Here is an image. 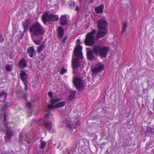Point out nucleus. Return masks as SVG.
<instances>
[{
	"mask_svg": "<svg viewBox=\"0 0 154 154\" xmlns=\"http://www.w3.org/2000/svg\"><path fill=\"white\" fill-rule=\"evenodd\" d=\"M32 38L34 36H40L43 35L45 32L43 27L39 23H34L29 28Z\"/></svg>",
	"mask_w": 154,
	"mask_h": 154,
	"instance_id": "obj_2",
	"label": "nucleus"
},
{
	"mask_svg": "<svg viewBox=\"0 0 154 154\" xmlns=\"http://www.w3.org/2000/svg\"><path fill=\"white\" fill-rule=\"evenodd\" d=\"M127 22H124L123 23V27H122V31L121 32V35H122L123 34V33L125 31L126 28H127Z\"/></svg>",
	"mask_w": 154,
	"mask_h": 154,
	"instance_id": "obj_26",
	"label": "nucleus"
},
{
	"mask_svg": "<svg viewBox=\"0 0 154 154\" xmlns=\"http://www.w3.org/2000/svg\"><path fill=\"white\" fill-rule=\"evenodd\" d=\"M72 67L73 69L78 68L80 66V63L79 62L78 58L75 59L72 62Z\"/></svg>",
	"mask_w": 154,
	"mask_h": 154,
	"instance_id": "obj_15",
	"label": "nucleus"
},
{
	"mask_svg": "<svg viewBox=\"0 0 154 154\" xmlns=\"http://www.w3.org/2000/svg\"><path fill=\"white\" fill-rule=\"evenodd\" d=\"M87 57L88 59L90 60H92L94 58L95 56L93 54L92 50H90L87 51Z\"/></svg>",
	"mask_w": 154,
	"mask_h": 154,
	"instance_id": "obj_17",
	"label": "nucleus"
},
{
	"mask_svg": "<svg viewBox=\"0 0 154 154\" xmlns=\"http://www.w3.org/2000/svg\"><path fill=\"white\" fill-rule=\"evenodd\" d=\"M45 45L44 42H43L42 44L39 47H38L37 49V52L38 53H39L42 51L44 48Z\"/></svg>",
	"mask_w": 154,
	"mask_h": 154,
	"instance_id": "obj_25",
	"label": "nucleus"
},
{
	"mask_svg": "<svg viewBox=\"0 0 154 154\" xmlns=\"http://www.w3.org/2000/svg\"><path fill=\"white\" fill-rule=\"evenodd\" d=\"M61 100V99H54L52 98L51 100V104H49L48 106L46 107V110L47 111H49V109H52L56 108L61 107L63 106L65 104L64 102H61L58 103L56 104L55 105L54 104L56 103Z\"/></svg>",
	"mask_w": 154,
	"mask_h": 154,
	"instance_id": "obj_6",
	"label": "nucleus"
},
{
	"mask_svg": "<svg viewBox=\"0 0 154 154\" xmlns=\"http://www.w3.org/2000/svg\"><path fill=\"white\" fill-rule=\"evenodd\" d=\"M104 8V6L103 5H101L100 6L95 8V10L98 14H100L103 12Z\"/></svg>",
	"mask_w": 154,
	"mask_h": 154,
	"instance_id": "obj_20",
	"label": "nucleus"
},
{
	"mask_svg": "<svg viewBox=\"0 0 154 154\" xmlns=\"http://www.w3.org/2000/svg\"><path fill=\"white\" fill-rule=\"evenodd\" d=\"M93 51L96 55H99L101 58H105L109 52L110 49L108 47L97 45L94 47Z\"/></svg>",
	"mask_w": 154,
	"mask_h": 154,
	"instance_id": "obj_3",
	"label": "nucleus"
},
{
	"mask_svg": "<svg viewBox=\"0 0 154 154\" xmlns=\"http://www.w3.org/2000/svg\"><path fill=\"white\" fill-rule=\"evenodd\" d=\"M4 126L6 128V134L5 137V139L6 141L10 140L12 136L14 135V131L12 130L10 127L7 126V124L5 122L4 124Z\"/></svg>",
	"mask_w": 154,
	"mask_h": 154,
	"instance_id": "obj_9",
	"label": "nucleus"
},
{
	"mask_svg": "<svg viewBox=\"0 0 154 154\" xmlns=\"http://www.w3.org/2000/svg\"><path fill=\"white\" fill-rule=\"evenodd\" d=\"M26 106L29 108H30L32 106L30 102L26 104Z\"/></svg>",
	"mask_w": 154,
	"mask_h": 154,
	"instance_id": "obj_37",
	"label": "nucleus"
},
{
	"mask_svg": "<svg viewBox=\"0 0 154 154\" xmlns=\"http://www.w3.org/2000/svg\"><path fill=\"white\" fill-rule=\"evenodd\" d=\"M123 146L124 148H126L127 146H129L130 145H129L128 143H126L125 142L123 144Z\"/></svg>",
	"mask_w": 154,
	"mask_h": 154,
	"instance_id": "obj_34",
	"label": "nucleus"
},
{
	"mask_svg": "<svg viewBox=\"0 0 154 154\" xmlns=\"http://www.w3.org/2000/svg\"><path fill=\"white\" fill-rule=\"evenodd\" d=\"M8 107V106L7 105H5L4 106L1 108V111H3L5 110L6 109H7Z\"/></svg>",
	"mask_w": 154,
	"mask_h": 154,
	"instance_id": "obj_30",
	"label": "nucleus"
},
{
	"mask_svg": "<svg viewBox=\"0 0 154 154\" xmlns=\"http://www.w3.org/2000/svg\"><path fill=\"white\" fill-rule=\"evenodd\" d=\"M3 95L4 96V98L5 100L7 98V94L5 93L3 91H2L1 93H0V97H2Z\"/></svg>",
	"mask_w": 154,
	"mask_h": 154,
	"instance_id": "obj_27",
	"label": "nucleus"
},
{
	"mask_svg": "<svg viewBox=\"0 0 154 154\" xmlns=\"http://www.w3.org/2000/svg\"><path fill=\"white\" fill-rule=\"evenodd\" d=\"M76 91H71L70 92V94L69 96V100L70 101H71L74 99L75 96V93Z\"/></svg>",
	"mask_w": 154,
	"mask_h": 154,
	"instance_id": "obj_22",
	"label": "nucleus"
},
{
	"mask_svg": "<svg viewBox=\"0 0 154 154\" xmlns=\"http://www.w3.org/2000/svg\"><path fill=\"white\" fill-rule=\"evenodd\" d=\"M4 120L5 122L6 121V118L5 116L4 117Z\"/></svg>",
	"mask_w": 154,
	"mask_h": 154,
	"instance_id": "obj_45",
	"label": "nucleus"
},
{
	"mask_svg": "<svg viewBox=\"0 0 154 154\" xmlns=\"http://www.w3.org/2000/svg\"><path fill=\"white\" fill-rule=\"evenodd\" d=\"M67 37H65L63 39V40L62 41V42L63 43H65V42L67 39Z\"/></svg>",
	"mask_w": 154,
	"mask_h": 154,
	"instance_id": "obj_40",
	"label": "nucleus"
},
{
	"mask_svg": "<svg viewBox=\"0 0 154 154\" xmlns=\"http://www.w3.org/2000/svg\"><path fill=\"white\" fill-rule=\"evenodd\" d=\"M94 0H86V2H88V3H92Z\"/></svg>",
	"mask_w": 154,
	"mask_h": 154,
	"instance_id": "obj_38",
	"label": "nucleus"
},
{
	"mask_svg": "<svg viewBox=\"0 0 154 154\" xmlns=\"http://www.w3.org/2000/svg\"><path fill=\"white\" fill-rule=\"evenodd\" d=\"M148 115H149L150 116H152L153 115V112L151 111H150L148 113Z\"/></svg>",
	"mask_w": 154,
	"mask_h": 154,
	"instance_id": "obj_39",
	"label": "nucleus"
},
{
	"mask_svg": "<svg viewBox=\"0 0 154 154\" xmlns=\"http://www.w3.org/2000/svg\"><path fill=\"white\" fill-rule=\"evenodd\" d=\"M82 48L81 46H80L79 44H78L74 50V53H75V55L78 58L81 59L83 58L82 53Z\"/></svg>",
	"mask_w": 154,
	"mask_h": 154,
	"instance_id": "obj_10",
	"label": "nucleus"
},
{
	"mask_svg": "<svg viewBox=\"0 0 154 154\" xmlns=\"http://www.w3.org/2000/svg\"><path fill=\"white\" fill-rule=\"evenodd\" d=\"M31 23L30 21L29 20H26L23 23V26L24 28L23 32L25 33L29 29V27Z\"/></svg>",
	"mask_w": 154,
	"mask_h": 154,
	"instance_id": "obj_12",
	"label": "nucleus"
},
{
	"mask_svg": "<svg viewBox=\"0 0 154 154\" xmlns=\"http://www.w3.org/2000/svg\"><path fill=\"white\" fill-rule=\"evenodd\" d=\"M44 124L45 125V127L47 129L50 130H51L52 124L51 122H46L45 121H44Z\"/></svg>",
	"mask_w": 154,
	"mask_h": 154,
	"instance_id": "obj_19",
	"label": "nucleus"
},
{
	"mask_svg": "<svg viewBox=\"0 0 154 154\" xmlns=\"http://www.w3.org/2000/svg\"><path fill=\"white\" fill-rule=\"evenodd\" d=\"M63 123L65 126L71 129L76 128L80 125V122L75 119L72 121L69 119H66L64 121Z\"/></svg>",
	"mask_w": 154,
	"mask_h": 154,
	"instance_id": "obj_7",
	"label": "nucleus"
},
{
	"mask_svg": "<svg viewBox=\"0 0 154 154\" xmlns=\"http://www.w3.org/2000/svg\"><path fill=\"white\" fill-rule=\"evenodd\" d=\"M43 139L42 138H41V140L40 141V145L41 146L40 147V149H44V148L45 147L46 144L47 143L45 141H43L42 139Z\"/></svg>",
	"mask_w": 154,
	"mask_h": 154,
	"instance_id": "obj_23",
	"label": "nucleus"
},
{
	"mask_svg": "<svg viewBox=\"0 0 154 154\" xmlns=\"http://www.w3.org/2000/svg\"><path fill=\"white\" fill-rule=\"evenodd\" d=\"M58 16L53 14H48L47 12H45L42 16V20L44 24L46 23L47 21L49 22L51 21H55L59 20Z\"/></svg>",
	"mask_w": 154,
	"mask_h": 154,
	"instance_id": "obj_4",
	"label": "nucleus"
},
{
	"mask_svg": "<svg viewBox=\"0 0 154 154\" xmlns=\"http://www.w3.org/2000/svg\"><path fill=\"white\" fill-rule=\"evenodd\" d=\"M69 5L71 8H74L75 5V3L72 1H70L69 2Z\"/></svg>",
	"mask_w": 154,
	"mask_h": 154,
	"instance_id": "obj_28",
	"label": "nucleus"
},
{
	"mask_svg": "<svg viewBox=\"0 0 154 154\" xmlns=\"http://www.w3.org/2000/svg\"><path fill=\"white\" fill-rule=\"evenodd\" d=\"M24 33H24V32H23V33L22 34V35H21V37H23V35H24Z\"/></svg>",
	"mask_w": 154,
	"mask_h": 154,
	"instance_id": "obj_46",
	"label": "nucleus"
},
{
	"mask_svg": "<svg viewBox=\"0 0 154 154\" xmlns=\"http://www.w3.org/2000/svg\"><path fill=\"white\" fill-rule=\"evenodd\" d=\"M67 71V69H65L64 68H63L62 69V70L61 71L60 73L63 75V74L65 73Z\"/></svg>",
	"mask_w": 154,
	"mask_h": 154,
	"instance_id": "obj_31",
	"label": "nucleus"
},
{
	"mask_svg": "<svg viewBox=\"0 0 154 154\" xmlns=\"http://www.w3.org/2000/svg\"><path fill=\"white\" fill-rule=\"evenodd\" d=\"M146 132L147 133L154 134V129L150 127H147L146 128Z\"/></svg>",
	"mask_w": 154,
	"mask_h": 154,
	"instance_id": "obj_24",
	"label": "nucleus"
},
{
	"mask_svg": "<svg viewBox=\"0 0 154 154\" xmlns=\"http://www.w3.org/2000/svg\"><path fill=\"white\" fill-rule=\"evenodd\" d=\"M6 154V153H3V154Z\"/></svg>",
	"mask_w": 154,
	"mask_h": 154,
	"instance_id": "obj_47",
	"label": "nucleus"
},
{
	"mask_svg": "<svg viewBox=\"0 0 154 154\" xmlns=\"http://www.w3.org/2000/svg\"><path fill=\"white\" fill-rule=\"evenodd\" d=\"M4 41V38H2V37L1 36H0V42H2Z\"/></svg>",
	"mask_w": 154,
	"mask_h": 154,
	"instance_id": "obj_42",
	"label": "nucleus"
},
{
	"mask_svg": "<svg viewBox=\"0 0 154 154\" xmlns=\"http://www.w3.org/2000/svg\"><path fill=\"white\" fill-rule=\"evenodd\" d=\"M104 69V66L100 65L97 67L95 68L92 70L93 73L97 74L100 72L103 71Z\"/></svg>",
	"mask_w": 154,
	"mask_h": 154,
	"instance_id": "obj_14",
	"label": "nucleus"
},
{
	"mask_svg": "<svg viewBox=\"0 0 154 154\" xmlns=\"http://www.w3.org/2000/svg\"><path fill=\"white\" fill-rule=\"evenodd\" d=\"M79 8L78 6H76V8L75 9V10L76 11H79Z\"/></svg>",
	"mask_w": 154,
	"mask_h": 154,
	"instance_id": "obj_41",
	"label": "nucleus"
},
{
	"mask_svg": "<svg viewBox=\"0 0 154 154\" xmlns=\"http://www.w3.org/2000/svg\"><path fill=\"white\" fill-rule=\"evenodd\" d=\"M18 65L20 68H22L26 66V62L24 59H22L20 60Z\"/></svg>",
	"mask_w": 154,
	"mask_h": 154,
	"instance_id": "obj_18",
	"label": "nucleus"
},
{
	"mask_svg": "<svg viewBox=\"0 0 154 154\" xmlns=\"http://www.w3.org/2000/svg\"><path fill=\"white\" fill-rule=\"evenodd\" d=\"M59 22L61 25L63 26H66L68 23L66 16L62 15L60 17Z\"/></svg>",
	"mask_w": 154,
	"mask_h": 154,
	"instance_id": "obj_13",
	"label": "nucleus"
},
{
	"mask_svg": "<svg viewBox=\"0 0 154 154\" xmlns=\"http://www.w3.org/2000/svg\"><path fill=\"white\" fill-rule=\"evenodd\" d=\"M50 114L49 113H47L45 115V116L47 117H48L49 116Z\"/></svg>",
	"mask_w": 154,
	"mask_h": 154,
	"instance_id": "obj_44",
	"label": "nucleus"
},
{
	"mask_svg": "<svg viewBox=\"0 0 154 154\" xmlns=\"http://www.w3.org/2000/svg\"><path fill=\"white\" fill-rule=\"evenodd\" d=\"M57 31L58 32L59 37L60 38H62L64 35V30L62 27L61 26H59L57 28Z\"/></svg>",
	"mask_w": 154,
	"mask_h": 154,
	"instance_id": "obj_16",
	"label": "nucleus"
},
{
	"mask_svg": "<svg viewBox=\"0 0 154 154\" xmlns=\"http://www.w3.org/2000/svg\"><path fill=\"white\" fill-rule=\"evenodd\" d=\"M27 51L29 56L32 57L33 56V54L35 52V50L32 47H29L27 49Z\"/></svg>",
	"mask_w": 154,
	"mask_h": 154,
	"instance_id": "obj_21",
	"label": "nucleus"
},
{
	"mask_svg": "<svg viewBox=\"0 0 154 154\" xmlns=\"http://www.w3.org/2000/svg\"><path fill=\"white\" fill-rule=\"evenodd\" d=\"M80 42V40L79 39H78L77 40V42H76L77 45L78 44H79L80 45V43H79Z\"/></svg>",
	"mask_w": 154,
	"mask_h": 154,
	"instance_id": "obj_43",
	"label": "nucleus"
},
{
	"mask_svg": "<svg viewBox=\"0 0 154 154\" xmlns=\"http://www.w3.org/2000/svg\"><path fill=\"white\" fill-rule=\"evenodd\" d=\"M20 76L21 80L25 82V90H27L28 89V84L27 83V76L26 73L24 71L22 70L20 71Z\"/></svg>",
	"mask_w": 154,
	"mask_h": 154,
	"instance_id": "obj_11",
	"label": "nucleus"
},
{
	"mask_svg": "<svg viewBox=\"0 0 154 154\" xmlns=\"http://www.w3.org/2000/svg\"><path fill=\"white\" fill-rule=\"evenodd\" d=\"M33 42L36 45H38L41 43V41L40 40L36 41L35 40H33Z\"/></svg>",
	"mask_w": 154,
	"mask_h": 154,
	"instance_id": "obj_32",
	"label": "nucleus"
},
{
	"mask_svg": "<svg viewBox=\"0 0 154 154\" xmlns=\"http://www.w3.org/2000/svg\"><path fill=\"white\" fill-rule=\"evenodd\" d=\"M96 31L94 29H93L91 32L88 33L86 35V38L85 41V44L86 46H91L94 43V35Z\"/></svg>",
	"mask_w": 154,
	"mask_h": 154,
	"instance_id": "obj_5",
	"label": "nucleus"
},
{
	"mask_svg": "<svg viewBox=\"0 0 154 154\" xmlns=\"http://www.w3.org/2000/svg\"><path fill=\"white\" fill-rule=\"evenodd\" d=\"M6 70L7 71H10L11 70V67L10 65H7L6 66Z\"/></svg>",
	"mask_w": 154,
	"mask_h": 154,
	"instance_id": "obj_33",
	"label": "nucleus"
},
{
	"mask_svg": "<svg viewBox=\"0 0 154 154\" xmlns=\"http://www.w3.org/2000/svg\"><path fill=\"white\" fill-rule=\"evenodd\" d=\"M73 83L77 90L82 91L84 88V84L82 80L80 78L76 77L73 78Z\"/></svg>",
	"mask_w": 154,
	"mask_h": 154,
	"instance_id": "obj_8",
	"label": "nucleus"
},
{
	"mask_svg": "<svg viewBox=\"0 0 154 154\" xmlns=\"http://www.w3.org/2000/svg\"><path fill=\"white\" fill-rule=\"evenodd\" d=\"M45 54H42L39 57V59L41 60H43L45 57Z\"/></svg>",
	"mask_w": 154,
	"mask_h": 154,
	"instance_id": "obj_29",
	"label": "nucleus"
},
{
	"mask_svg": "<svg viewBox=\"0 0 154 154\" xmlns=\"http://www.w3.org/2000/svg\"><path fill=\"white\" fill-rule=\"evenodd\" d=\"M48 95L49 97L52 98L53 97V94L51 92H49L48 93Z\"/></svg>",
	"mask_w": 154,
	"mask_h": 154,
	"instance_id": "obj_35",
	"label": "nucleus"
},
{
	"mask_svg": "<svg viewBox=\"0 0 154 154\" xmlns=\"http://www.w3.org/2000/svg\"><path fill=\"white\" fill-rule=\"evenodd\" d=\"M108 23L106 18H101L98 20L97 26L98 29L97 37L100 38L103 37L107 33L108 31L107 27Z\"/></svg>",
	"mask_w": 154,
	"mask_h": 154,
	"instance_id": "obj_1",
	"label": "nucleus"
},
{
	"mask_svg": "<svg viewBox=\"0 0 154 154\" xmlns=\"http://www.w3.org/2000/svg\"><path fill=\"white\" fill-rule=\"evenodd\" d=\"M106 107H104L103 108L102 111L103 112L105 113L106 112Z\"/></svg>",
	"mask_w": 154,
	"mask_h": 154,
	"instance_id": "obj_36",
	"label": "nucleus"
}]
</instances>
